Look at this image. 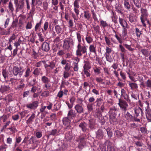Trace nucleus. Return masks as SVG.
Wrapping results in <instances>:
<instances>
[{
	"label": "nucleus",
	"mask_w": 151,
	"mask_h": 151,
	"mask_svg": "<svg viewBox=\"0 0 151 151\" xmlns=\"http://www.w3.org/2000/svg\"><path fill=\"white\" fill-rule=\"evenodd\" d=\"M100 25L101 27L105 28L108 26V24L106 21L102 20L100 21Z\"/></svg>",
	"instance_id": "a18cd8bd"
},
{
	"label": "nucleus",
	"mask_w": 151,
	"mask_h": 151,
	"mask_svg": "<svg viewBox=\"0 0 151 151\" xmlns=\"http://www.w3.org/2000/svg\"><path fill=\"white\" fill-rule=\"evenodd\" d=\"M14 1L16 7V12L24 9V0H21L19 1L18 0H14Z\"/></svg>",
	"instance_id": "7ed1b4c3"
},
{
	"label": "nucleus",
	"mask_w": 151,
	"mask_h": 151,
	"mask_svg": "<svg viewBox=\"0 0 151 151\" xmlns=\"http://www.w3.org/2000/svg\"><path fill=\"white\" fill-rule=\"evenodd\" d=\"M108 137L109 138H111L112 137L113 134L111 131V129L110 128L108 127L106 129Z\"/></svg>",
	"instance_id": "37998d69"
},
{
	"label": "nucleus",
	"mask_w": 151,
	"mask_h": 151,
	"mask_svg": "<svg viewBox=\"0 0 151 151\" xmlns=\"http://www.w3.org/2000/svg\"><path fill=\"white\" fill-rule=\"evenodd\" d=\"M24 71L23 67L20 65L19 66H14L13 69V72L15 76L19 75L20 77L22 76L23 73Z\"/></svg>",
	"instance_id": "f03ea898"
},
{
	"label": "nucleus",
	"mask_w": 151,
	"mask_h": 151,
	"mask_svg": "<svg viewBox=\"0 0 151 151\" xmlns=\"http://www.w3.org/2000/svg\"><path fill=\"white\" fill-rule=\"evenodd\" d=\"M73 69L75 71H77L78 69V63L76 60L74 61L73 63Z\"/></svg>",
	"instance_id": "72a5a7b5"
},
{
	"label": "nucleus",
	"mask_w": 151,
	"mask_h": 151,
	"mask_svg": "<svg viewBox=\"0 0 151 151\" xmlns=\"http://www.w3.org/2000/svg\"><path fill=\"white\" fill-rule=\"evenodd\" d=\"M84 65L83 66L84 69H89L91 68L90 62L88 60L84 61Z\"/></svg>",
	"instance_id": "2f4dec72"
},
{
	"label": "nucleus",
	"mask_w": 151,
	"mask_h": 151,
	"mask_svg": "<svg viewBox=\"0 0 151 151\" xmlns=\"http://www.w3.org/2000/svg\"><path fill=\"white\" fill-rule=\"evenodd\" d=\"M134 111L135 116L136 117H138L139 116L140 112H141L142 116H143V114H144L143 110L140 107H138L137 108H135Z\"/></svg>",
	"instance_id": "dca6fc26"
},
{
	"label": "nucleus",
	"mask_w": 151,
	"mask_h": 151,
	"mask_svg": "<svg viewBox=\"0 0 151 151\" xmlns=\"http://www.w3.org/2000/svg\"><path fill=\"white\" fill-rule=\"evenodd\" d=\"M92 15V17L95 21L98 22V19L97 17V15L96 13L94 12L93 11H91Z\"/></svg>",
	"instance_id": "e2e57ef3"
},
{
	"label": "nucleus",
	"mask_w": 151,
	"mask_h": 151,
	"mask_svg": "<svg viewBox=\"0 0 151 151\" xmlns=\"http://www.w3.org/2000/svg\"><path fill=\"white\" fill-rule=\"evenodd\" d=\"M85 54L86 53L87 49L85 46H84L82 47V48L78 51H76V55H77L79 56H81L82 55V53Z\"/></svg>",
	"instance_id": "a211bd4d"
},
{
	"label": "nucleus",
	"mask_w": 151,
	"mask_h": 151,
	"mask_svg": "<svg viewBox=\"0 0 151 151\" xmlns=\"http://www.w3.org/2000/svg\"><path fill=\"white\" fill-rule=\"evenodd\" d=\"M68 116L71 119L73 118L76 117V114L75 113L73 110L71 109L68 112Z\"/></svg>",
	"instance_id": "393cba45"
},
{
	"label": "nucleus",
	"mask_w": 151,
	"mask_h": 151,
	"mask_svg": "<svg viewBox=\"0 0 151 151\" xmlns=\"http://www.w3.org/2000/svg\"><path fill=\"white\" fill-rule=\"evenodd\" d=\"M143 16L141 15L140 19L143 26L145 27L146 26V25L145 22L146 21V20H147V18L145 16Z\"/></svg>",
	"instance_id": "c9c22d12"
},
{
	"label": "nucleus",
	"mask_w": 151,
	"mask_h": 151,
	"mask_svg": "<svg viewBox=\"0 0 151 151\" xmlns=\"http://www.w3.org/2000/svg\"><path fill=\"white\" fill-rule=\"evenodd\" d=\"M105 143L107 146V151H115V148L112 145L111 142L109 141H106Z\"/></svg>",
	"instance_id": "9b49d317"
},
{
	"label": "nucleus",
	"mask_w": 151,
	"mask_h": 151,
	"mask_svg": "<svg viewBox=\"0 0 151 151\" xmlns=\"http://www.w3.org/2000/svg\"><path fill=\"white\" fill-rule=\"evenodd\" d=\"M70 76V73L69 71H64L63 72V77L64 78H67Z\"/></svg>",
	"instance_id": "bf43d9fd"
},
{
	"label": "nucleus",
	"mask_w": 151,
	"mask_h": 151,
	"mask_svg": "<svg viewBox=\"0 0 151 151\" xmlns=\"http://www.w3.org/2000/svg\"><path fill=\"white\" fill-rule=\"evenodd\" d=\"M88 124L85 122H83L79 124V127L83 132L88 133L89 132V129L88 128Z\"/></svg>",
	"instance_id": "39448f33"
},
{
	"label": "nucleus",
	"mask_w": 151,
	"mask_h": 151,
	"mask_svg": "<svg viewBox=\"0 0 151 151\" xmlns=\"http://www.w3.org/2000/svg\"><path fill=\"white\" fill-rule=\"evenodd\" d=\"M139 129L141 133L144 135H145L147 134V128L145 127H141Z\"/></svg>",
	"instance_id": "58836bf2"
},
{
	"label": "nucleus",
	"mask_w": 151,
	"mask_h": 151,
	"mask_svg": "<svg viewBox=\"0 0 151 151\" xmlns=\"http://www.w3.org/2000/svg\"><path fill=\"white\" fill-rule=\"evenodd\" d=\"M37 78L36 76H35L34 78L30 81L29 83V84L31 86H34L35 84L37 83Z\"/></svg>",
	"instance_id": "a19ab883"
},
{
	"label": "nucleus",
	"mask_w": 151,
	"mask_h": 151,
	"mask_svg": "<svg viewBox=\"0 0 151 151\" xmlns=\"http://www.w3.org/2000/svg\"><path fill=\"white\" fill-rule=\"evenodd\" d=\"M119 102L118 104L121 110L125 113L126 111L127 110V108L128 106V104L126 101L122 100L120 99H119Z\"/></svg>",
	"instance_id": "20e7f679"
},
{
	"label": "nucleus",
	"mask_w": 151,
	"mask_h": 151,
	"mask_svg": "<svg viewBox=\"0 0 151 151\" xmlns=\"http://www.w3.org/2000/svg\"><path fill=\"white\" fill-rule=\"evenodd\" d=\"M132 9L133 11V12L134 14H138L139 12V8L136 7L134 6H132Z\"/></svg>",
	"instance_id": "13d9d810"
},
{
	"label": "nucleus",
	"mask_w": 151,
	"mask_h": 151,
	"mask_svg": "<svg viewBox=\"0 0 151 151\" xmlns=\"http://www.w3.org/2000/svg\"><path fill=\"white\" fill-rule=\"evenodd\" d=\"M89 50L90 52L96 53L95 47L93 45H91L89 46Z\"/></svg>",
	"instance_id": "6e6d98bb"
},
{
	"label": "nucleus",
	"mask_w": 151,
	"mask_h": 151,
	"mask_svg": "<svg viewBox=\"0 0 151 151\" xmlns=\"http://www.w3.org/2000/svg\"><path fill=\"white\" fill-rule=\"evenodd\" d=\"M74 109L78 114H81L84 112V109L83 106L79 104H76L74 107Z\"/></svg>",
	"instance_id": "9d476101"
},
{
	"label": "nucleus",
	"mask_w": 151,
	"mask_h": 151,
	"mask_svg": "<svg viewBox=\"0 0 151 151\" xmlns=\"http://www.w3.org/2000/svg\"><path fill=\"white\" fill-rule=\"evenodd\" d=\"M124 7L128 10H129L131 8V6L129 2L125 1L124 3Z\"/></svg>",
	"instance_id": "c03bdc74"
},
{
	"label": "nucleus",
	"mask_w": 151,
	"mask_h": 151,
	"mask_svg": "<svg viewBox=\"0 0 151 151\" xmlns=\"http://www.w3.org/2000/svg\"><path fill=\"white\" fill-rule=\"evenodd\" d=\"M32 72V69L29 67L27 68L25 72L24 77L27 78L30 75Z\"/></svg>",
	"instance_id": "b1692460"
},
{
	"label": "nucleus",
	"mask_w": 151,
	"mask_h": 151,
	"mask_svg": "<svg viewBox=\"0 0 151 151\" xmlns=\"http://www.w3.org/2000/svg\"><path fill=\"white\" fill-rule=\"evenodd\" d=\"M129 22L132 23H134L137 21V17L134 14H130L129 16Z\"/></svg>",
	"instance_id": "4be33fe9"
},
{
	"label": "nucleus",
	"mask_w": 151,
	"mask_h": 151,
	"mask_svg": "<svg viewBox=\"0 0 151 151\" xmlns=\"http://www.w3.org/2000/svg\"><path fill=\"white\" fill-rule=\"evenodd\" d=\"M115 134L118 138L121 137L122 136V133L120 131L118 130L115 131Z\"/></svg>",
	"instance_id": "69168bd1"
},
{
	"label": "nucleus",
	"mask_w": 151,
	"mask_h": 151,
	"mask_svg": "<svg viewBox=\"0 0 151 151\" xmlns=\"http://www.w3.org/2000/svg\"><path fill=\"white\" fill-rule=\"evenodd\" d=\"M10 89V87L9 85H4L1 86L0 88V91L3 93L9 91Z\"/></svg>",
	"instance_id": "f8f14e48"
},
{
	"label": "nucleus",
	"mask_w": 151,
	"mask_h": 151,
	"mask_svg": "<svg viewBox=\"0 0 151 151\" xmlns=\"http://www.w3.org/2000/svg\"><path fill=\"white\" fill-rule=\"evenodd\" d=\"M129 85L132 89L137 88L138 87L137 84L136 83H129Z\"/></svg>",
	"instance_id": "3c124183"
},
{
	"label": "nucleus",
	"mask_w": 151,
	"mask_h": 151,
	"mask_svg": "<svg viewBox=\"0 0 151 151\" xmlns=\"http://www.w3.org/2000/svg\"><path fill=\"white\" fill-rule=\"evenodd\" d=\"M126 28L127 27H123L122 30V36L124 37L126 36L127 34V30Z\"/></svg>",
	"instance_id": "052dcab7"
},
{
	"label": "nucleus",
	"mask_w": 151,
	"mask_h": 151,
	"mask_svg": "<svg viewBox=\"0 0 151 151\" xmlns=\"http://www.w3.org/2000/svg\"><path fill=\"white\" fill-rule=\"evenodd\" d=\"M86 145V141H80L79 145L78 147L81 149H82Z\"/></svg>",
	"instance_id": "8fccbe9b"
},
{
	"label": "nucleus",
	"mask_w": 151,
	"mask_h": 151,
	"mask_svg": "<svg viewBox=\"0 0 151 151\" xmlns=\"http://www.w3.org/2000/svg\"><path fill=\"white\" fill-rule=\"evenodd\" d=\"M40 69L37 68H35L33 72V74L35 76L39 75L40 73Z\"/></svg>",
	"instance_id": "de8ad7c7"
},
{
	"label": "nucleus",
	"mask_w": 151,
	"mask_h": 151,
	"mask_svg": "<svg viewBox=\"0 0 151 151\" xmlns=\"http://www.w3.org/2000/svg\"><path fill=\"white\" fill-rule=\"evenodd\" d=\"M96 116L99 118L100 117H101L102 113L100 110V108H96Z\"/></svg>",
	"instance_id": "7c9ffc66"
},
{
	"label": "nucleus",
	"mask_w": 151,
	"mask_h": 151,
	"mask_svg": "<svg viewBox=\"0 0 151 151\" xmlns=\"http://www.w3.org/2000/svg\"><path fill=\"white\" fill-rule=\"evenodd\" d=\"M121 97L123 98L126 101L129 103H131V100L129 99V96L128 94L126 93V91L124 89H121Z\"/></svg>",
	"instance_id": "423d86ee"
},
{
	"label": "nucleus",
	"mask_w": 151,
	"mask_h": 151,
	"mask_svg": "<svg viewBox=\"0 0 151 151\" xmlns=\"http://www.w3.org/2000/svg\"><path fill=\"white\" fill-rule=\"evenodd\" d=\"M91 15L90 12L88 11H84L83 12V16L82 18H83L85 20H89L91 18Z\"/></svg>",
	"instance_id": "aec40b11"
},
{
	"label": "nucleus",
	"mask_w": 151,
	"mask_h": 151,
	"mask_svg": "<svg viewBox=\"0 0 151 151\" xmlns=\"http://www.w3.org/2000/svg\"><path fill=\"white\" fill-rule=\"evenodd\" d=\"M49 44L48 43L44 42L42 45V49L45 52H47L50 50Z\"/></svg>",
	"instance_id": "6ab92c4d"
},
{
	"label": "nucleus",
	"mask_w": 151,
	"mask_h": 151,
	"mask_svg": "<svg viewBox=\"0 0 151 151\" xmlns=\"http://www.w3.org/2000/svg\"><path fill=\"white\" fill-rule=\"evenodd\" d=\"M134 5L136 7L138 8H140L142 5V2L141 0H133Z\"/></svg>",
	"instance_id": "bb28decb"
},
{
	"label": "nucleus",
	"mask_w": 151,
	"mask_h": 151,
	"mask_svg": "<svg viewBox=\"0 0 151 151\" xmlns=\"http://www.w3.org/2000/svg\"><path fill=\"white\" fill-rule=\"evenodd\" d=\"M86 40L88 44L91 43L93 41V39L90 36H87L86 38Z\"/></svg>",
	"instance_id": "0e129e2a"
},
{
	"label": "nucleus",
	"mask_w": 151,
	"mask_h": 151,
	"mask_svg": "<svg viewBox=\"0 0 151 151\" xmlns=\"http://www.w3.org/2000/svg\"><path fill=\"white\" fill-rule=\"evenodd\" d=\"M145 115L146 118L148 122H151V109L149 107L145 108Z\"/></svg>",
	"instance_id": "0eeeda50"
},
{
	"label": "nucleus",
	"mask_w": 151,
	"mask_h": 151,
	"mask_svg": "<svg viewBox=\"0 0 151 151\" xmlns=\"http://www.w3.org/2000/svg\"><path fill=\"white\" fill-rule=\"evenodd\" d=\"M103 99L101 97L97 98L95 102L96 104V106L97 107H99L102 104Z\"/></svg>",
	"instance_id": "cd10ccee"
},
{
	"label": "nucleus",
	"mask_w": 151,
	"mask_h": 151,
	"mask_svg": "<svg viewBox=\"0 0 151 151\" xmlns=\"http://www.w3.org/2000/svg\"><path fill=\"white\" fill-rule=\"evenodd\" d=\"M42 20L41 19L38 23H37L35 27V31L37 32V30L40 29L41 27Z\"/></svg>",
	"instance_id": "4c0bfd02"
},
{
	"label": "nucleus",
	"mask_w": 151,
	"mask_h": 151,
	"mask_svg": "<svg viewBox=\"0 0 151 151\" xmlns=\"http://www.w3.org/2000/svg\"><path fill=\"white\" fill-rule=\"evenodd\" d=\"M10 113H8L7 114H4L1 117V119H2L3 121L5 122L7 119L10 116Z\"/></svg>",
	"instance_id": "79ce46f5"
},
{
	"label": "nucleus",
	"mask_w": 151,
	"mask_h": 151,
	"mask_svg": "<svg viewBox=\"0 0 151 151\" xmlns=\"http://www.w3.org/2000/svg\"><path fill=\"white\" fill-rule=\"evenodd\" d=\"M124 116L127 122H130L133 121L134 116L130 114L128 111H127L126 113H125Z\"/></svg>",
	"instance_id": "4468645a"
},
{
	"label": "nucleus",
	"mask_w": 151,
	"mask_h": 151,
	"mask_svg": "<svg viewBox=\"0 0 151 151\" xmlns=\"http://www.w3.org/2000/svg\"><path fill=\"white\" fill-rule=\"evenodd\" d=\"M119 23L123 28L127 27V28H129V26L128 25L127 22L125 20L122 19L121 18L119 17Z\"/></svg>",
	"instance_id": "412c9836"
},
{
	"label": "nucleus",
	"mask_w": 151,
	"mask_h": 151,
	"mask_svg": "<svg viewBox=\"0 0 151 151\" xmlns=\"http://www.w3.org/2000/svg\"><path fill=\"white\" fill-rule=\"evenodd\" d=\"M18 19L17 18L15 19L13 21L11 27L13 28H15L17 27L18 24Z\"/></svg>",
	"instance_id": "09e8293b"
},
{
	"label": "nucleus",
	"mask_w": 151,
	"mask_h": 151,
	"mask_svg": "<svg viewBox=\"0 0 151 151\" xmlns=\"http://www.w3.org/2000/svg\"><path fill=\"white\" fill-rule=\"evenodd\" d=\"M9 9L11 12H12L14 10V8L12 2L10 1L8 6Z\"/></svg>",
	"instance_id": "49530a36"
},
{
	"label": "nucleus",
	"mask_w": 151,
	"mask_h": 151,
	"mask_svg": "<svg viewBox=\"0 0 151 151\" xmlns=\"http://www.w3.org/2000/svg\"><path fill=\"white\" fill-rule=\"evenodd\" d=\"M70 119L68 116L64 117L62 120L63 124L65 125L69 124L70 122Z\"/></svg>",
	"instance_id": "a878e982"
},
{
	"label": "nucleus",
	"mask_w": 151,
	"mask_h": 151,
	"mask_svg": "<svg viewBox=\"0 0 151 151\" xmlns=\"http://www.w3.org/2000/svg\"><path fill=\"white\" fill-rule=\"evenodd\" d=\"M73 39L71 37L66 38L63 40V47L65 50H68L72 48L74 45Z\"/></svg>",
	"instance_id": "f257e3e1"
},
{
	"label": "nucleus",
	"mask_w": 151,
	"mask_h": 151,
	"mask_svg": "<svg viewBox=\"0 0 151 151\" xmlns=\"http://www.w3.org/2000/svg\"><path fill=\"white\" fill-rule=\"evenodd\" d=\"M105 58L109 62L111 63L113 61V59L111 57V56L110 55H105Z\"/></svg>",
	"instance_id": "774afa93"
},
{
	"label": "nucleus",
	"mask_w": 151,
	"mask_h": 151,
	"mask_svg": "<svg viewBox=\"0 0 151 151\" xmlns=\"http://www.w3.org/2000/svg\"><path fill=\"white\" fill-rule=\"evenodd\" d=\"M141 52L142 54L146 57H147L150 55V53L148 50L147 49H143L141 50Z\"/></svg>",
	"instance_id": "473e14b6"
},
{
	"label": "nucleus",
	"mask_w": 151,
	"mask_h": 151,
	"mask_svg": "<svg viewBox=\"0 0 151 151\" xmlns=\"http://www.w3.org/2000/svg\"><path fill=\"white\" fill-rule=\"evenodd\" d=\"M141 11L142 13L141 15H143V16H146L147 15V12L146 9L142 8L141 9Z\"/></svg>",
	"instance_id": "5fc2aeb1"
},
{
	"label": "nucleus",
	"mask_w": 151,
	"mask_h": 151,
	"mask_svg": "<svg viewBox=\"0 0 151 151\" xmlns=\"http://www.w3.org/2000/svg\"><path fill=\"white\" fill-rule=\"evenodd\" d=\"M50 93L48 91H45L42 92L41 94L42 96L47 97L49 95Z\"/></svg>",
	"instance_id": "338daca9"
},
{
	"label": "nucleus",
	"mask_w": 151,
	"mask_h": 151,
	"mask_svg": "<svg viewBox=\"0 0 151 151\" xmlns=\"http://www.w3.org/2000/svg\"><path fill=\"white\" fill-rule=\"evenodd\" d=\"M96 138L99 139H102L104 136V132L102 129H99L96 133Z\"/></svg>",
	"instance_id": "f3484780"
},
{
	"label": "nucleus",
	"mask_w": 151,
	"mask_h": 151,
	"mask_svg": "<svg viewBox=\"0 0 151 151\" xmlns=\"http://www.w3.org/2000/svg\"><path fill=\"white\" fill-rule=\"evenodd\" d=\"M123 45L127 49L130 51H132L134 50V49L131 47L130 45H129L126 44H124Z\"/></svg>",
	"instance_id": "680f3d73"
},
{
	"label": "nucleus",
	"mask_w": 151,
	"mask_h": 151,
	"mask_svg": "<svg viewBox=\"0 0 151 151\" xmlns=\"http://www.w3.org/2000/svg\"><path fill=\"white\" fill-rule=\"evenodd\" d=\"M135 29L137 36V37H139L142 34V31H140L138 28H136Z\"/></svg>",
	"instance_id": "864d4df0"
},
{
	"label": "nucleus",
	"mask_w": 151,
	"mask_h": 151,
	"mask_svg": "<svg viewBox=\"0 0 151 151\" xmlns=\"http://www.w3.org/2000/svg\"><path fill=\"white\" fill-rule=\"evenodd\" d=\"M119 111V109L114 106H113L110 109L109 111V114L116 115Z\"/></svg>",
	"instance_id": "ddd939ff"
},
{
	"label": "nucleus",
	"mask_w": 151,
	"mask_h": 151,
	"mask_svg": "<svg viewBox=\"0 0 151 151\" xmlns=\"http://www.w3.org/2000/svg\"><path fill=\"white\" fill-rule=\"evenodd\" d=\"M55 67V64L52 62H49L48 63L45 65V67H49L51 68L52 69Z\"/></svg>",
	"instance_id": "e433bc0d"
},
{
	"label": "nucleus",
	"mask_w": 151,
	"mask_h": 151,
	"mask_svg": "<svg viewBox=\"0 0 151 151\" xmlns=\"http://www.w3.org/2000/svg\"><path fill=\"white\" fill-rule=\"evenodd\" d=\"M59 132V131H58L57 129H52L49 133V135L55 136Z\"/></svg>",
	"instance_id": "603ef678"
},
{
	"label": "nucleus",
	"mask_w": 151,
	"mask_h": 151,
	"mask_svg": "<svg viewBox=\"0 0 151 151\" xmlns=\"http://www.w3.org/2000/svg\"><path fill=\"white\" fill-rule=\"evenodd\" d=\"M93 103H88L87 105L88 112L89 113L92 111L93 109Z\"/></svg>",
	"instance_id": "f704fd0d"
},
{
	"label": "nucleus",
	"mask_w": 151,
	"mask_h": 151,
	"mask_svg": "<svg viewBox=\"0 0 151 151\" xmlns=\"http://www.w3.org/2000/svg\"><path fill=\"white\" fill-rule=\"evenodd\" d=\"M115 11L118 13L122 14V7L121 5L118 4H116L115 6Z\"/></svg>",
	"instance_id": "5701e85b"
},
{
	"label": "nucleus",
	"mask_w": 151,
	"mask_h": 151,
	"mask_svg": "<svg viewBox=\"0 0 151 151\" xmlns=\"http://www.w3.org/2000/svg\"><path fill=\"white\" fill-rule=\"evenodd\" d=\"M116 115H112L109 114V121L110 123L113 124H117V120L116 118Z\"/></svg>",
	"instance_id": "2eb2a0df"
},
{
	"label": "nucleus",
	"mask_w": 151,
	"mask_h": 151,
	"mask_svg": "<svg viewBox=\"0 0 151 151\" xmlns=\"http://www.w3.org/2000/svg\"><path fill=\"white\" fill-rule=\"evenodd\" d=\"M65 139L66 141H70L73 138L74 136L71 131H68L65 134Z\"/></svg>",
	"instance_id": "6e6552de"
},
{
	"label": "nucleus",
	"mask_w": 151,
	"mask_h": 151,
	"mask_svg": "<svg viewBox=\"0 0 151 151\" xmlns=\"http://www.w3.org/2000/svg\"><path fill=\"white\" fill-rule=\"evenodd\" d=\"M35 117V114H32L29 119L27 121L26 123L27 124L31 123L33 121V120Z\"/></svg>",
	"instance_id": "ea45409f"
},
{
	"label": "nucleus",
	"mask_w": 151,
	"mask_h": 151,
	"mask_svg": "<svg viewBox=\"0 0 151 151\" xmlns=\"http://www.w3.org/2000/svg\"><path fill=\"white\" fill-rule=\"evenodd\" d=\"M38 103L39 102L37 101H35L32 103L27 104L26 105V107L27 108L30 109H35L38 106Z\"/></svg>",
	"instance_id": "1a4fd4ad"
},
{
	"label": "nucleus",
	"mask_w": 151,
	"mask_h": 151,
	"mask_svg": "<svg viewBox=\"0 0 151 151\" xmlns=\"http://www.w3.org/2000/svg\"><path fill=\"white\" fill-rule=\"evenodd\" d=\"M89 122L88 124V127L90 128V129L91 130H92L94 129L95 124L93 122L92 119L89 120Z\"/></svg>",
	"instance_id": "c85d7f7f"
},
{
	"label": "nucleus",
	"mask_w": 151,
	"mask_h": 151,
	"mask_svg": "<svg viewBox=\"0 0 151 151\" xmlns=\"http://www.w3.org/2000/svg\"><path fill=\"white\" fill-rule=\"evenodd\" d=\"M41 80L43 83H49L50 80L49 78L45 76H42L41 78Z\"/></svg>",
	"instance_id": "c756f323"
},
{
	"label": "nucleus",
	"mask_w": 151,
	"mask_h": 151,
	"mask_svg": "<svg viewBox=\"0 0 151 151\" xmlns=\"http://www.w3.org/2000/svg\"><path fill=\"white\" fill-rule=\"evenodd\" d=\"M71 67L70 64L69 63H67L64 67V69L65 70V71H69Z\"/></svg>",
	"instance_id": "4d7b16f0"
}]
</instances>
